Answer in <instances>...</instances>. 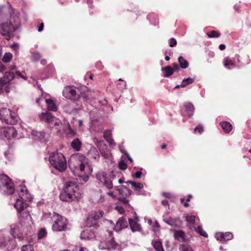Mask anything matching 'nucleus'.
Returning <instances> with one entry per match:
<instances>
[{"instance_id": "nucleus-10", "label": "nucleus", "mask_w": 251, "mask_h": 251, "mask_svg": "<svg viewBox=\"0 0 251 251\" xmlns=\"http://www.w3.org/2000/svg\"><path fill=\"white\" fill-rule=\"evenodd\" d=\"M18 119L16 113L12 112L9 109L6 108L0 109V120L2 123L13 125L17 123Z\"/></svg>"}, {"instance_id": "nucleus-49", "label": "nucleus", "mask_w": 251, "mask_h": 251, "mask_svg": "<svg viewBox=\"0 0 251 251\" xmlns=\"http://www.w3.org/2000/svg\"><path fill=\"white\" fill-rule=\"evenodd\" d=\"M207 35L209 38L219 37L220 34L216 31L212 30L209 32L207 33Z\"/></svg>"}, {"instance_id": "nucleus-58", "label": "nucleus", "mask_w": 251, "mask_h": 251, "mask_svg": "<svg viewBox=\"0 0 251 251\" xmlns=\"http://www.w3.org/2000/svg\"><path fill=\"white\" fill-rule=\"evenodd\" d=\"M115 209L118 212H119L120 214H123L124 212V209L123 207L120 206H116Z\"/></svg>"}, {"instance_id": "nucleus-16", "label": "nucleus", "mask_w": 251, "mask_h": 251, "mask_svg": "<svg viewBox=\"0 0 251 251\" xmlns=\"http://www.w3.org/2000/svg\"><path fill=\"white\" fill-rule=\"evenodd\" d=\"M31 135L33 139L41 142H46L49 140V134L44 131L33 130L31 131Z\"/></svg>"}, {"instance_id": "nucleus-48", "label": "nucleus", "mask_w": 251, "mask_h": 251, "mask_svg": "<svg viewBox=\"0 0 251 251\" xmlns=\"http://www.w3.org/2000/svg\"><path fill=\"white\" fill-rule=\"evenodd\" d=\"M4 156L8 160H10L13 157L12 150L11 149H9L5 151Z\"/></svg>"}, {"instance_id": "nucleus-9", "label": "nucleus", "mask_w": 251, "mask_h": 251, "mask_svg": "<svg viewBox=\"0 0 251 251\" xmlns=\"http://www.w3.org/2000/svg\"><path fill=\"white\" fill-rule=\"evenodd\" d=\"M129 225L130 228L132 231H139L141 229L140 226L137 224V222L131 218L128 219V222L124 217H121L114 227V230L118 232L128 226Z\"/></svg>"}, {"instance_id": "nucleus-26", "label": "nucleus", "mask_w": 251, "mask_h": 251, "mask_svg": "<svg viewBox=\"0 0 251 251\" xmlns=\"http://www.w3.org/2000/svg\"><path fill=\"white\" fill-rule=\"evenodd\" d=\"M224 66L226 69L229 70L233 69L236 67V65L233 60L229 57H226L224 58Z\"/></svg>"}, {"instance_id": "nucleus-42", "label": "nucleus", "mask_w": 251, "mask_h": 251, "mask_svg": "<svg viewBox=\"0 0 251 251\" xmlns=\"http://www.w3.org/2000/svg\"><path fill=\"white\" fill-rule=\"evenodd\" d=\"M195 230L197 233L200 234L201 236L204 237H208L207 233L203 229L202 227L201 226H199L195 228Z\"/></svg>"}, {"instance_id": "nucleus-24", "label": "nucleus", "mask_w": 251, "mask_h": 251, "mask_svg": "<svg viewBox=\"0 0 251 251\" xmlns=\"http://www.w3.org/2000/svg\"><path fill=\"white\" fill-rule=\"evenodd\" d=\"M184 106L185 107V114L189 117L192 116L194 110L193 104L191 103L185 102L184 103Z\"/></svg>"}, {"instance_id": "nucleus-30", "label": "nucleus", "mask_w": 251, "mask_h": 251, "mask_svg": "<svg viewBox=\"0 0 251 251\" xmlns=\"http://www.w3.org/2000/svg\"><path fill=\"white\" fill-rule=\"evenodd\" d=\"M161 71L163 74V76L168 77L172 75L174 73V69L170 66L162 68Z\"/></svg>"}, {"instance_id": "nucleus-14", "label": "nucleus", "mask_w": 251, "mask_h": 251, "mask_svg": "<svg viewBox=\"0 0 251 251\" xmlns=\"http://www.w3.org/2000/svg\"><path fill=\"white\" fill-rule=\"evenodd\" d=\"M90 123L89 130L92 133H100L102 131V126L96 116V111H91L90 113Z\"/></svg>"}, {"instance_id": "nucleus-33", "label": "nucleus", "mask_w": 251, "mask_h": 251, "mask_svg": "<svg viewBox=\"0 0 251 251\" xmlns=\"http://www.w3.org/2000/svg\"><path fill=\"white\" fill-rule=\"evenodd\" d=\"M82 145V143L78 138L74 139L71 143V147L76 151H79Z\"/></svg>"}, {"instance_id": "nucleus-2", "label": "nucleus", "mask_w": 251, "mask_h": 251, "mask_svg": "<svg viewBox=\"0 0 251 251\" xmlns=\"http://www.w3.org/2000/svg\"><path fill=\"white\" fill-rule=\"evenodd\" d=\"M8 9L10 12L9 23H4L0 24V34L4 36L6 40H9L13 33L21 27V20L20 12L9 6Z\"/></svg>"}, {"instance_id": "nucleus-11", "label": "nucleus", "mask_w": 251, "mask_h": 251, "mask_svg": "<svg viewBox=\"0 0 251 251\" xmlns=\"http://www.w3.org/2000/svg\"><path fill=\"white\" fill-rule=\"evenodd\" d=\"M62 94L65 98L73 101H77L81 99H82L83 101L85 100V99L83 97H80L79 89L74 86L65 87Z\"/></svg>"}, {"instance_id": "nucleus-40", "label": "nucleus", "mask_w": 251, "mask_h": 251, "mask_svg": "<svg viewBox=\"0 0 251 251\" xmlns=\"http://www.w3.org/2000/svg\"><path fill=\"white\" fill-rule=\"evenodd\" d=\"M9 6H12L11 5L8 3L7 6H2L0 7V20L4 17V15L3 13L4 11H7L9 13V18H10V12L8 9Z\"/></svg>"}, {"instance_id": "nucleus-59", "label": "nucleus", "mask_w": 251, "mask_h": 251, "mask_svg": "<svg viewBox=\"0 0 251 251\" xmlns=\"http://www.w3.org/2000/svg\"><path fill=\"white\" fill-rule=\"evenodd\" d=\"M119 150L120 151H121V152H122L123 153L125 154V155L126 154V152H127L124 149V147L123 145V144H120L119 146Z\"/></svg>"}, {"instance_id": "nucleus-17", "label": "nucleus", "mask_w": 251, "mask_h": 251, "mask_svg": "<svg viewBox=\"0 0 251 251\" xmlns=\"http://www.w3.org/2000/svg\"><path fill=\"white\" fill-rule=\"evenodd\" d=\"M163 220L167 225L172 226L180 227L182 225V222L178 217L164 218Z\"/></svg>"}, {"instance_id": "nucleus-51", "label": "nucleus", "mask_w": 251, "mask_h": 251, "mask_svg": "<svg viewBox=\"0 0 251 251\" xmlns=\"http://www.w3.org/2000/svg\"><path fill=\"white\" fill-rule=\"evenodd\" d=\"M119 167L121 170H126L127 168V165L123 160H121L119 163Z\"/></svg>"}, {"instance_id": "nucleus-63", "label": "nucleus", "mask_w": 251, "mask_h": 251, "mask_svg": "<svg viewBox=\"0 0 251 251\" xmlns=\"http://www.w3.org/2000/svg\"><path fill=\"white\" fill-rule=\"evenodd\" d=\"M107 194L114 199H117L116 195L112 192H107Z\"/></svg>"}, {"instance_id": "nucleus-41", "label": "nucleus", "mask_w": 251, "mask_h": 251, "mask_svg": "<svg viewBox=\"0 0 251 251\" xmlns=\"http://www.w3.org/2000/svg\"><path fill=\"white\" fill-rule=\"evenodd\" d=\"M92 171H89L88 173L86 172L85 171V174H81V173L79 172L77 173V174H75V176L77 175L79 177H82V179L83 180L84 182H86L88 179V174L91 173Z\"/></svg>"}, {"instance_id": "nucleus-3", "label": "nucleus", "mask_w": 251, "mask_h": 251, "mask_svg": "<svg viewBox=\"0 0 251 251\" xmlns=\"http://www.w3.org/2000/svg\"><path fill=\"white\" fill-rule=\"evenodd\" d=\"M97 179L107 189H114L117 191L121 197H129L131 194V191L124 185L113 186V180L115 179V176L113 172L107 174L104 172H99L96 175Z\"/></svg>"}, {"instance_id": "nucleus-32", "label": "nucleus", "mask_w": 251, "mask_h": 251, "mask_svg": "<svg viewBox=\"0 0 251 251\" xmlns=\"http://www.w3.org/2000/svg\"><path fill=\"white\" fill-rule=\"evenodd\" d=\"M103 213V211L101 210L93 212L87 220H90L92 219L94 221H97L102 216Z\"/></svg>"}, {"instance_id": "nucleus-39", "label": "nucleus", "mask_w": 251, "mask_h": 251, "mask_svg": "<svg viewBox=\"0 0 251 251\" xmlns=\"http://www.w3.org/2000/svg\"><path fill=\"white\" fill-rule=\"evenodd\" d=\"M194 81V78L189 77L183 79L180 84L181 87H185L187 85L193 83Z\"/></svg>"}, {"instance_id": "nucleus-4", "label": "nucleus", "mask_w": 251, "mask_h": 251, "mask_svg": "<svg viewBox=\"0 0 251 251\" xmlns=\"http://www.w3.org/2000/svg\"><path fill=\"white\" fill-rule=\"evenodd\" d=\"M87 163L86 157L80 153H77L71 156L69 165L74 175L79 172L85 174V169Z\"/></svg>"}, {"instance_id": "nucleus-25", "label": "nucleus", "mask_w": 251, "mask_h": 251, "mask_svg": "<svg viewBox=\"0 0 251 251\" xmlns=\"http://www.w3.org/2000/svg\"><path fill=\"white\" fill-rule=\"evenodd\" d=\"M103 137L109 145H115L114 140L112 138V133L111 130H106L103 133Z\"/></svg>"}, {"instance_id": "nucleus-15", "label": "nucleus", "mask_w": 251, "mask_h": 251, "mask_svg": "<svg viewBox=\"0 0 251 251\" xmlns=\"http://www.w3.org/2000/svg\"><path fill=\"white\" fill-rule=\"evenodd\" d=\"M117 244L113 238H109L100 242L99 247L101 250L114 249L116 248Z\"/></svg>"}, {"instance_id": "nucleus-57", "label": "nucleus", "mask_w": 251, "mask_h": 251, "mask_svg": "<svg viewBox=\"0 0 251 251\" xmlns=\"http://www.w3.org/2000/svg\"><path fill=\"white\" fill-rule=\"evenodd\" d=\"M142 173L141 171H137L134 174L132 175V176L136 178H140L141 176Z\"/></svg>"}, {"instance_id": "nucleus-6", "label": "nucleus", "mask_w": 251, "mask_h": 251, "mask_svg": "<svg viewBox=\"0 0 251 251\" xmlns=\"http://www.w3.org/2000/svg\"><path fill=\"white\" fill-rule=\"evenodd\" d=\"M50 164L60 172L65 171L67 168V162L64 155L58 151L53 152L49 156Z\"/></svg>"}, {"instance_id": "nucleus-36", "label": "nucleus", "mask_w": 251, "mask_h": 251, "mask_svg": "<svg viewBox=\"0 0 251 251\" xmlns=\"http://www.w3.org/2000/svg\"><path fill=\"white\" fill-rule=\"evenodd\" d=\"M152 245L156 251H164L162 247V243L160 240L152 241Z\"/></svg>"}, {"instance_id": "nucleus-27", "label": "nucleus", "mask_w": 251, "mask_h": 251, "mask_svg": "<svg viewBox=\"0 0 251 251\" xmlns=\"http://www.w3.org/2000/svg\"><path fill=\"white\" fill-rule=\"evenodd\" d=\"M147 19L149 21L151 24L154 25H156L159 23L158 16L154 13L149 14L147 16Z\"/></svg>"}, {"instance_id": "nucleus-23", "label": "nucleus", "mask_w": 251, "mask_h": 251, "mask_svg": "<svg viewBox=\"0 0 251 251\" xmlns=\"http://www.w3.org/2000/svg\"><path fill=\"white\" fill-rule=\"evenodd\" d=\"M144 187V185L143 183L140 182H135L132 183V188L134 189L135 191H136V194L137 195H145V193L141 192L140 190Z\"/></svg>"}, {"instance_id": "nucleus-47", "label": "nucleus", "mask_w": 251, "mask_h": 251, "mask_svg": "<svg viewBox=\"0 0 251 251\" xmlns=\"http://www.w3.org/2000/svg\"><path fill=\"white\" fill-rule=\"evenodd\" d=\"M21 251H34L33 247L31 245H25L22 246Z\"/></svg>"}, {"instance_id": "nucleus-52", "label": "nucleus", "mask_w": 251, "mask_h": 251, "mask_svg": "<svg viewBox=\"0 0 251 251\" xmlns=\"http://www.w3.org/2000/svg\"><path fill=\"white\" fill-rule=\"evenodd\" d=\"M73 251H88L87 249L82 247V246H75Z\"/></svg>"}, {"instance_id": "nucleus-21", "label": "nucleus", "mask_w": 251, "mask_h": 251, "mask_svg": "<svg viewBox=\"0 0 251 251\" xmlns=\"http://www.w3.org/2000/svg\"><path fill=\"white\" fill-rule=\"evenodd\" d=\"M185 220L187 223L188 226L190 228H192L194 227L196 221L199 220V218L196 215H192L188 214L184 215Z\"/></svg>"}, {"instance_id": "nucleus-64", "label": "nucleus", "mask_w": 251, "mask_h": 251, "mask_svg": "<svg viewBox=\"0 0 251 251\" xmlns=\"http://www.w3.org/2000/svg\"><path fill=\"white\" fill-rule=\"evenodd\" d=\"M44 23H41L38 27V31L39 32H41L42 31H43V30L44 29Z\"/></svg>"}, {"instance_id": "nucleus-44", "label": "nucleus", "mask_w": 251, "mask_h": 251, "mask_svg": "<svg viewBox=\"0 0 251 251\" xmlns=\"http://www.w3.org/2000/svg\"><path fill=\"white\" fill-rule=\"evenodd\" d=\"M126 197H119L117 199L125 205L126 208H129L131 206L129 204V201L126 198Z\"/></svg>"}, {"instance_id": "nucleus-31", "label": "nucleus", "mask_w": 251, "mask_h": 251, "mask_svg": "<svg viewBox=\"0 0 251 251\" xmlns=\"http://www.w3.org/2000/svg\"><path fill=\"white\" fill-rule=\"evenodd\" d=\"M220 126L225 133H229L232 128V126L230 123L223 121L220 123Z\"/></svg>"}, {"instance_id": "nucleus-61", "label": "nucleus", "mask_w": 251, "mask_h": 251, "mask_svg": "<svg viewBox=\"0 0 251 251\" xmlns=\"http://www.w3.org/2000/svg\"><path fill=\"white\" fill-rule=\"evenodd\" d=\"M5 67L0 62V73H3L5 71Z\"/></svg>"}, {"instance_id": "nucleus-12", "label": "nucleus", "mask_w": 251, "mask_h": 251, "mask_svg": "<svg viewBox=\"0 0 251 251\" xmlns=\"http://www.w3.org/2000/svg\"><path fill=\"white\" fill-rule=\"evenodd\" d=\"M39 117L42 121L48 123L51 127L59 129L62 126L61 121L50 112L42 113Z\"/></svg>"}, {"instance_id": "nucleus-38", "label": "nucleus", "mask_w": 251, "mask_h": 251, "mask_svg": "<svg viewBox=\"0 0 251 251\" xmlns=\"http://www.w3.org/2000/svg\"><path fill=\"white\" fill-rule=\"evenodd\" d=\"M66 136L68 138H72L76 135V132L73 130L70 125L68 126V128L66 131Z\"/></svg>"}, {"instance_id": "nucleus-62", "label": "nucleus", "mask_w": 251, "mask_h": 251, "mask_svg": "<svg viewBox=\"0 0 251 251\" xmlns=\"http://www.w3.org/2000/svg\"><path fill=\"white\" fill-rule=\"evenodd\" d=\"M96 67L98 69L100 70H101L103 68V66L101 65V62H97L96 64Z\"/></svg>"}, {"instance_id": "nucleus-22", "label": "nucleus", "mask_w": 251, "mask_h": 251, "mask_svg": "<svg viewBox=\"0 0 251 251\" xmlns=\"http://www.w3.org/2000/svg\"><path fill=\"white\" fill-rule=\"evenodd\" d=\"M87 154L89 157L93 158L97 161H98L99 159V152L98 149L94 147H91L87 152Z\"/></svg>"}, {"instance_id": "nucleus-8", "label": "nucleus", "mask_w": 251, "mask_h": 251, "mask_svg": "<svg viewBox=\"0 0 251 251\" xmlns=\"http://www.w3.org/2000/svg\"><path fill=\"white\" fill-rule=\"evenodd\" d=\"M15 191L13 182L7 176L0 175V193L3 195L13 194Z\"/></svg>"}, {"instance_id": "nucleus-13", "label": "nucleus", "mask_w": 251, "mask_h": 251, "mask_svg": "<svg viewBox=\"0 0 251 251\" xmlns=\"http://www.w3.org/2000/svg\"><path fill=\"white\" fill-rule=\"evenodd\" d=\"M17 131L13 126L3 127L0 129V138L2 140H10L12 139H19Z\"/></svg>"}, {"instance_id": "nucleus-54", "label": "nucleus", "mask_w": 251, "mask_h": 251, "mask_svg": "<svg viewBox=\"0 0 251 251\" xmlns=\"http://www.w3.org/2000/svg\"><path fill=\"white\" fill-rule=\"evenodd\" d=\"M177 44L176 40L174 38H171L169 41V46L171 47H174L176 46Z\"/></svg>"}, {"instance_id": "nucleus-60", "label": "nucleus", "mask_w": 251, "mask_h": 251, "mask_svg": "<svg viewBox=\"0 0 251 251\" xmlns=\"http://www.w3.org/2000/svg\"><path fill=\"white\" fill-rule=\"evenodd\" d=\"M118 88L121 90H123L126 89V82H123L122 84H119Z\"/></svg>"}, {"instance_id": "nucleus-55", "label": "nucleus", "mask_w": 251, "mask_h": 251, "mask_svg": "<svg viewBox=\"0 0 251 251\" xmlns=\"http://www.w3.org/2000/svg\"><path fill=\"white\" fill-rule=\"evenodd\" d=\"M10 47L15 51L18 52L19 49V44L18 43L14 42L10 45Z\"/></svg>"}, {"instance_id": "nucleus-7", "label": "nucleus", "mask_w": 251, "mask_h": 251, "mask_svg": "<svg viewBox=\"0 0 251 251\" xmlns=\"http://www.w3.org/2000/svg\"><path fill=\"white\" fill-rule=\"evenodd\" d=\"M51 220L53 222L51 226L53 231H63L68 229V221L65 217L54 212L51 216Z\"/></svg>"}, {"instance_id": "nucleus-1", "label": "nucleus", "mask_w": 251, "mask_h": 251, "mask_svg": "<svg viewBox=\"0 0 251 251\" xmlns=\"http://www.w3.org/2000/svg\"><path fill=\"white\" fill-rule=\"evenodd\" d=\"M19 198H16L14 204L18 213L20 214V223L11 225L9 234L0 231V249L5 251H11L16 249L18 242L24 239L23 230L24 223L29 224L31 217L28 211L25 210L28 204L25 201H30L32 200L25 186L20 187L18 193Z\"/></svg>"}, {"instance_id": "nucleus-50", "label": "nucleus", "mask_w": 251, "mask_h": 251, "mask_svg": "<svg viewBox=\"0 0 251 251\" xmlns=\"http://www.w3.org/2000/svg\"><path fill=\"white\" fill-rule=\"evenodd\" d=\"M180 251H192L191 247L188 244H182L179 247Z\"/></svg>"}, {"instance_id": "nucleus-46", "label": "nucleus", "mask_w": 251, "mask_h": 251, "mask_svg": "<svg viewBox=\"0 0 251 251\" xmlns=\"http://www.w3.org/2000/svg\"><path fill=\"white\" fill-rule=\"evenodd\" d=\"M47 234V230L45 228H41L37 233V237L39 239L43 238L44 237L46 236Z\"/></svg>"}, {"instance_id": "nucleus-56", "label": "nucleus", "mask_w": 251, "mask_h": 251, "mask_svg": "<svg viewBox=\"0 0 251 251\" xmlns=\"http://www.w3.org/2000/svg\"><path fill=\"white\" fill-rule=\"evenodd\" d=\"M195 131H198L200 134H201L203 131V127L201 125H199L194 129Z\"/></svg>"}, {"instance_id": "nucleus-35", "label": "nucleus", "mask_w": 251, "mask_h": 251, "mask_svg": "<svg viewBox=\"0 0 251 251\" xmlns=\"http://www.w3.org/2000/svg\"><path fill=\"white\" fill-rule=\"evenodd\" d=\"M9 92V87L8 84H6L2 79L0 78V92Z\"/></svg>"}, {"instance_id": "nucleus-37", "label": "nucleus", "mask_w": 251, "mask_h": 251, "mask_svg": "<svg viewBox=\"0 0 251 251\" xmlns=\"http://www.w3.org/2000/svg\"><path fill=\"white\" fill-rule=\"evenodd\" d=\"M178 61L180 67L182 69H186L189 66L188 62L182 56H179L178 58Z\"/></svg>"}, {"instance_id": "nucleus-5", "label": "nucleus", "mask_w": 251, "mask_h": 251, "mask_svg": "<svg viewBox=\"0 0 251 251\" xmlns=\"http://www.w3.org/2000/svg\"><path fill=\"white\" fill-rule=\"evenodd\" d=\"M59 197L61 201L67 202L78 199L79 198L78 187L72 182H66Z\"/></svg>"}, {"instance_id": "nucleus-18", "label": "nucleus", "mask_w": 251, "mask_h": 251, "mask_svg": "<svg viewBox=\"0 0 251 251\" xmlns=\"http://www.w3.org/2000/svg\"><path fill=\"white\" fill-rule=\"evenodd\" d=\"M95 231L87 228L81 232L80 238L81 240H92L95 238Z\"/></svg>"}, {"instance_id": "nucleus-29", "label": "nucleus", "mask_w": 251, "mask_h": 251, "mask_svg": "<svg viewBox=\"0 0 251 251\" xmlns=\"http://www.w3.org/2000/svg\"><path fill=\"white\" fill-rule=\"evenodd\" d=\"M45 101L47 103L48 110L51 111H56L57 110V106L53 101L50 99H46Z\"/></svg>"}, {"instance_id": "nucleus-19", "label": "nucleus", "mask_w": 251, "mask_h": 251, "mask_svg": "<svg viewBox=\"0 0 251 251\" xmlns=\"http://www.w3.org/2000/svg\"><path fill=\"white\" fill-rule=\"evenodd\" d=\"M215 238L217 240L226 242L231 240L233 238V235L230 232H221L215 234Z\"/></svg>"}, {"instance_id": "nucleus-34", "label": "nucleus", "mask_w": 251, "mask_h": 251, "mask_svg": "<svg viewBox=\"0 0 251 251\" xmlns=\"http://www.w3.org/2000/svg\"><path fill=\"white\" fill-rule=\"evenodd\" d=\"M174 237L179 241H183L185 239V233L182 230H176L174 232Z\"/></svg>"}, {"instance_id": "nucleus-53", "label": "nucleus", "mask_w": 251, "mask_h": 251, "mask_svg": "<svg viewBox=\"0 0 251 251\" xmlns=\"http://www.w3.org/2000/svg\"><path fill=\"white\" fill-rule=\"evenodd\" d=\"M159 225L158 223L155 222L154 226H152V230L155 233V234H157V232L159 231Z\"/></svg>"}, {"instance_id": "nucleus-43", "label": "nucleus", "mask_w": 251, "mask_h": 251, "mask_svg": "<svg viewBox=\"0 0 251 251\" xmlns=\"http://www.w3.org/2000/svg\"><path fill=\"white\" fill-rule=\"evenodd\" d=\"M12 56L13 55L11 53L9 52H5L2 58V60L4 63L9 62L11 61Z\"/></svg>"}, {"instance_id": "nucleus-28", "label": "nucleus", "mask_w": 251, "mask_h": 251, "mask_svg": "<svg viewBox=\"0 0 251 251\" xmlns=\"http://www.w3.org/2000/svg\"><path fill=\"white\" fill-rule=\"evenodd\" d=\"M14 76L15 75L13 73L5 72L4 74L3 77L1 78L3 80L6 84H8L10 83V81L12 80L14 77Z\"/></svg>"}, {"instance_id": "nucleus-20", "label": "nucleus", "mask_w": 251, "mask_h": 251, "mask_svg": "<svg viewBox=\"0 0 251 251\" xmlns=\"http://www.w3.org/2000/svg\"><path fill=\"white\" fill-rule=\"evenodd\" d=\"M102 143V142L100 141L98 142L96 145L99 149V151L101 155L105 159H108L111 156V153L109 149H107L106 145H104L105 149L100 146Z\"/></svg>"}, {"instance_id": "nucleus-45", "label": "nucleus", "mask_w": 251, "mask_h": 251, "mask_svg": "<svg viewBox=\"0 0 251 251\" xmlns=\"http://www.w3.org/2000/svg\"><path fill=\"white\" fill-rule=\"evenodd\" d=\"M31 58L33 61L37 62L41 59V55L38 51H34L31 53Z\"/></svg>"}]
</instances>
